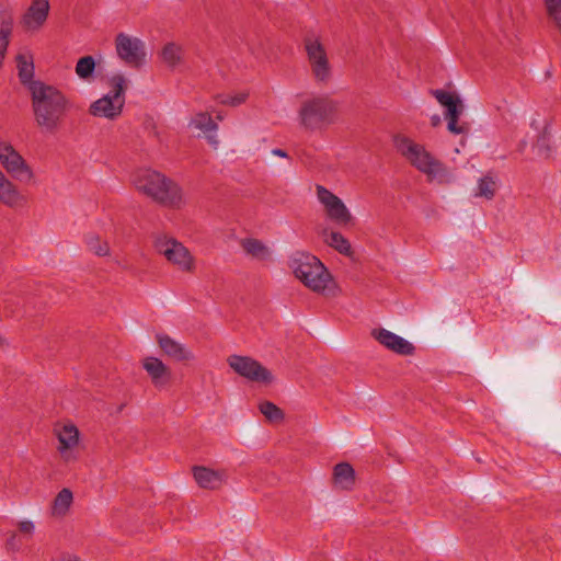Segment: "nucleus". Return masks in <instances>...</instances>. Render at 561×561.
Here are the masks:
<instances>
[{"mask_svg":"<svg viewBox=\"0 0 561 561\" xmlns=\"http://www.w3.org/2000/svg\"><path fill=\"white\" fill-rule=\"evenodd\" d=\"M30 94L36 125L44 131H56L71 108L69 98L58 87L46 82L34 83Z\"/></svg>","mask_w":561,"mask_h":561,"instance_id":"1","label":"nucleus"},{"mask_svg":"<svg viewBox=\"0 0 561 561\" xmlns=\"http://www.w3.org/2000/svg\"><path fill=\"white\" fill-rule=\"evenodd\" d=\"M133 183L139 193L161 206L171 209H182L187 204L182 186L156 170H139L135 174Z\"/></svg>","mask_w":561,"mask_h":561,"instance_id":"2","label":"nucleus"},{"mask_svg":"<svg viewBox=\"0 0 561 561\" xmlns=\"http://www.w3.org/2000/svg\"><path fill=\"white\" fill-rule=\"evenodd\" d=\"M397 151L419 172L426 175L427 181L439 184L451 181L447 168L424 145L419 144L405 135L393 138Z\"/></svg>","mask_w":561,"mask_h":561,"instance_id":"3","label":"nucleus"},{"mask_svg":"<svg viewBox=\"0 0 561 561\" xmlns=\"http://www.w3.org/2000/svg\"><path fill=\"white\" fill-rule=\"evenodd\" d=\"M290 268L295 276L310 290L329 297L337 295V286L324 266L314 255L298 252L290 260Z\"/></svg>","mask_w":561,"mask_h":561,"instance_id":"4","label":"nucleus"},{"mask_svg":"<svg viewBox=\"0 0 561 561\" xmlns=\"http://www.w3.org/2000/svg\"><path fill=\"white\" fill-rule=\"evenodd\" d=\"M339 102L327 96L305 99L298 110V123L307 131L322 130L336 121Z\"/></svg>","mask_w":561,"mask_h":561,"instance_id":"5","label":"nucleus"},{"mask_svg":"<svg viewBox=\"0 0 561 561\" xmlns=\"http://www.w3.org/2000/svg\"><path fill=\"white\" fill-rule=\"evenodd\" d=\"M107 83L111 88L110 92L90 104L89 114L99 118L116 121L123 113L129 81L124 73L117 72L108 78Z\"/></svg>","mask_w":561,"mask_h":561,"instance_id":"6","label":"nucleus"},{"mask_svg":"<svg viewBox=\"0 0 561 561\" xmlns=\"http://www.w3.org/2000/svg\"><path fill=\"white\" fill-rule=\"evenodd\" d=\"M153 247L178 271L186 274L195 272L196 259L181 241L167 234H158Z\"/></svg>","mask_w":561,"mask_h":561,"instance_id":"7","label":"nucleus"},{"mask_svg":"<svg viewBox=\"0 0 561 561\" xmlns=\"http://www.w3.org/2000/svg\"><path fill=\"white\" fill-rule=\"evenodd\" d=\"M304 46L313 79L319 83H328L332 78V66L324 45L319 37L309 36L305 38Z\"/></svg>","mask_w":561,"mask_h":561,"instance_id":"8","label":"nucleus"},{"mask_svg":"<svg viewBox=\"0 0 561 561\" xmlns=\"http://www.w3.org/2000/svg\"><path fill=\"white\" fill-rule=\"evenodd\" d=\"M0 165L12 179L31 182L34 172L20 152L8 141L0 140Z\"/></svg>","mask_w":561,"mask_h":561,"instance_id":"9","label":"nucleus"},{"mask_svg":"<svg viewBox=\"0 0 561 561\" xmlns=\"http://www.w3.org/2000/svg\"><path fill=\"white\" fill-rule=\"evenodd\" d=\"M54 434L58 442L56 449L60 459L66 463L76 462L80 455V432L78 427L71 422L57 424Z\"/></svg>","mask_w":561,"mask_h":561,"instance_id":"10","label":"nucleus"},{"mask_svg":"<svg viewBox=\"0 0 561 561\" xmlns=\"http://www.w3.org/2000/svg\"><path fill=\"white\" fill-rule=\"evenodd\" d=\"M115 50L118 58L130 68H140L146 64V44L138 37L125 33L117 34Z\"/></svg>","mask_w":561,"mask_h":561,"instance_id":"11","label":"nucleus"},{"mask_svg":"<svg viewBox=\"0 0 561 561\" xmlns=\"http://www.w3.org/2000/svg\"><path fill=\"white\" fill-rule=\"evenodd\" d=\"M317 198L323 206L327 216L341 226H347L353 221V216L344 202L323 185L316 186Z\"/></svg>","mask_w":561,"mask_h":561,"instance_id":"12","label":"nucleus"},{"mask_svg":"<svg viewBox=\"0 0 561 561\" xmlns=\"http://www.w3.org/2000/svg\"><path fill=\"white\" fill-rule=\"evenodd\" d=\"M227 362L234 373L248 380L262 383H271L273 381L271 371L251 357L231 355Z\"/></svg>","mask_w":561,"mask_h":561,"instance_id":"13","label":"nucleus"},{"mask_svg":"<svg viewBox=\"0 0 561 561\" xmlns=\"http://www.w3.org/2000/svg\"><path fill=\"white\" fill-rule=\"evenodd\" d=\"M49 11V0H32L21 18L22 27L28 32H38L46 24Z\"/></svg>","mask_w":561,"mask_h":561,"instance_id":"14","label":"nucleus"},{"mask_svg":"<svg viewBox=\"0 0 561 561\" xmlns=\"http://www.w3.org/2000/svg\"><path fill=\"white\" fill-rule=\"evenodd\" d=\"M371 336L385 348L398 355L410 356L415 352V347L411 342L387 329H374Z\"/></svg>","mask_w":561,"mask_h":561,"instance_id":"15","label":"nucleus"},{"mask_svg":"<svg viewBox=\"0 0 561 561\" xmlns=\"http://www.w3.org/2000/svg\"><path fill=\"white\" fill-rule=\"evenodd\" d=\"M141 365L156 389L163 390L170 386L172 371L161 359L147 356L142 359Z\"/></svg>","mask_w":561,"mask_h":561,"instance_id":"16","label":"nucleus"},{"mask_svg":"<svg viewBox=\"0 0 561 561\" xmlns=\"http://www.w3.org/2000/svg\"><path fill=\"white\" fill-rule=\"evenodd\" d=\"M0 204L13 209L26 204V197L2 170H0Z\"/></svg>","mask_w":561,"mask_h":561,"instance_id":"17","label":"nucleus"},{"mask_svg":"<svg viewBox=\"0 0 561 561\" xmlns=\"http://www.w3.org/2000/svg\"><path fill=\"white\" fill-rule=\"evenodd\" d=\"M157 343L165 356L176 362H190L194 359L193 352L185 344L172 339L168 334H158Z\"/></svg>","mask_w":561,"mask_h":561,"instance_id":"18","label":"nucleus"},{"mask_svg":"<svg viewBox=\"0 0 561 561\" xmlns=\"http://www.w3.org/2000/svg\"><path fill=\"white\" fill-rule=\"evenodd\" d=\"M193 476L198 486L208 490L219 489L227 480L225 470H214L203 466L194 467Z\"/></svg>","mask_w":561,"mask_h":561,"instance_id":"19","label":"nucleus"},{"mask_svg":"<svg viewBox=\"0 0 561 561\" xmlns=\"http://www.w3.org/2000/svg\"><path fill=\"white\" fill-rule=\"evenodd\" d=\"M18 76L20 82L27 88L28 91L32 90L34 83H43L42 80H34L35 76V66H34V57L30 50L22 51L15 57Z\"/></svg>","mask_w":561,"mask_h":561,"instance_id":"20","label":"nucleus"},{"mask_svg":"<svg viewBox=\"0 0 561 561\" xmlns=\"http://www.w3.org/2000/svg\"><path fill=\"white\" fill-rule=\"evenodd\" d=\"M159 58L170 70L183 68L185 66L184 47L175 42L165 43L159 53Z\"/></svg>","mask_w":561,"mask_h":561,"instance_id":"21","label":"nucleus"},{"mask_svg":"<svg viewBox=\"0 0 561 561\" xmlns=\"http://www.w3.org/2000/svg\"><path fill=\"white\" fill-rule=\"evenodd\" d=\"M240 245L247 256L252 260L265 262L271 260L272 251L263 241L255 238H244L240 241Z\"/></svg>","mask_w":561,"mask_h":561,"instance_id":"22","label":"nucleus"},{"mask_svg":"<svg viewBox=\"0 0 561 561\" xmlns=\"http://www.w3.org/2000/svg\"><path fill=\"white\" fill-rule=\"evenodd\" d=\"M356 473L348 462H340L333 469V483L340 490L351 491L355 486Z\"/></svg>","mask_w":561,"mask_h":561,"instance_id":"23","label":"nucleus"},{"mask_svg":"<svg viewBox=\"0 0 561 561\" xmlns=\"http://www.w3.org/2000/svg\"><path fill=\"white\" fill-rule=\"evenodd\" d=\"M191 126H193L196 129H199L203 131L208 140V142L213 147H217L219 141L216 135V131L218 129L217 124L213 121L211 116L208 113H197L192 119H191Z\"/></svg>","mask_w":561,"mask_h":561,"instance_id":"24","label":"nucleus"},{"mask_svg":"<svg viewBox=\"0 0 561 561\" xmlns=\"http://www.w3.org/2000/svg\"><path fill=\"white\" fill-rule=\"evenodd\" d=\"M432 94L446 108L445 117L463 113L465 106L457 95L444 90H434Z\"/></svg>","mask_w":561,"mask_h":561,"instance_id":"25","label":"nucleus"},{"mask_svg":"<svg viewBox=\"0 0 561 561\" xmlns=\"http://www.w3.org/2000/svg\"><path fill=\"white\" fill-rule=\"evenodd\" d=\"M323 241L339 253L351 256L353 254L352 245L350 241L337 231H330L329 229H323L320 232Z\"/></svg>","mask_w":561,"mask_h":561,"instance_id":"26","label":"nucleus"},{"mask_svg":"<svg viewBox=\"0 0 561 561\" xmlns=\"http://www.w3.org/2000/svg\"><path fill=\"white\" fill-rule=\"evenodd\" d=\"M73 502V494L68 488L58 492L51 505V514L56 517L65 516Z\"/></svg>","mask_w":561,"mask_h":561,"instance_id":"27","label":"nucleus"},{"mask_svg":"<svg viewBox=\"0 0 561 561\" xmlns=\"http://www.w3.org/2000/svg\"><path fill=\"white\" fill-rule=\"evenodd\" d=\"M497 186V179L495 176L484 175L478 181L474 196L491 201L496 194Z\"/></svg>","mask_w":561,"mask_h":561,"instance_id":"28","label":"nucleus"},{"mask_svg":"<svg viewBox=\"0 0 561 561\" xmlns=\"http://www.w3.org/2000/svg\"><path fill=\"white\" fill-rule=\"evenodd\" d=\"M84 243L88 250L98 256H108L111 254L108 242L94 232L84 236Z\"/></svg>","mask_w":561,"mask_h":561,"instance_id":"29","label":"nucleus"},{"mask_svg":"<svg viewBox=\"0 0 561 561\" xmlns=\"http://www.w3.org/2000/svg\"><path fill=\"white\" fill-rule=\"evenodd\" d=\"M95 60L92 56L81 57L76 64V75L83 81L90 82L95 71Z\"/></svg>","mask_w":561,"mask_h":561,"instance_id":"30","label":"nucleus"},{"mask_svg":"<svg viewBox=\"0 0 561 561\" xmlns=\"http://www.w3.org/2000/svg\"><path fill=\"white\" fill-rule=\"evenodd\" d=\"M259 410L272 423H279L284 420V412L271 401L261 402Z\"/></svg>","mask_w":561,"mask_h":561,"instance_id":"31","label":"nucleus"},{"mask_svg":"<svg viewBox=\"0 0 561 561\" xmlns=\"http://www.w3.org/2000/svg\"><path fill=\"white\" fill-rule=\"evenodd\" d=\"M547 16L561 32V0H542Z\"/></svg>","mask_w":561,"mask_h":561,"instance_id":"32","label":"nucleus"},{"mask_svg":"<svg viewBox=\"0 0 561 561\" xmlns=\"http://www.w3.org/2000/svg\"><path fill=\"white\" fill-rule=\"evenodd\" d=\"M461 114H456L453 116H446L447 121V129L455 135L467 134L469 130V126L467 123L459 122V117Z\"/></svg>","mask_w":561,"mask_h":561,"instance_id":"33","label":"nucleus"},{"mask_svg":"<svg viewBox=\"0 0 561 561\" xmlns=\"http://www.w3.org/2000/svg\"><path fill=\"white\" fill-rule=\"evenodd\" d=\"M248 96H249V93L245 91L238 92L233 95H221V96H219V103H221L224 105H229V106H238V105L244 103L245 100L248 99Z\"/></svg>","mask_w":561,"mask_h":561,"instance_id":"34","label":"nucleus"},{"mask_svg":"<svg viewBox=\"0 0 561 561\" xmlns=\"http://www.w3.org/2000/svg\"><path fill=\"white\" fill-rule=\"evenodd\" d=\"M535 149L538 151V154L542 158H550L552 153V149L549 144V139L546 134L540 136L535 145Z\"/></svg>","mask_w":561,"mask_h":561,"instance_id":"35","label":"nucleus"},{"mask_svg":"<svg viewBox=\"0 0 561 561\" xmlns=\"http://www.w3.org/2000/svg\"><path fill=\"white\" fill-rule=\"evenodd\" d=\"M19 530L26 538H31L35 531V525L31 520H21L18 523Z\"/></svg>","mask_w":561,"mask_h":561,"instance_id":"36","label":"nucleus"},{"mask_svg":"<svg viewBox=\"0 0 561 561\" xmlns=\"http://www.w3.org/2000/svg\"><path fill=\"white\" fill-rule=\"evenodd\" d=\"M9 46V32L0 31V58L4 59Z\"/></svg>","mask_w":561,"mask_h":561,"instance_id":"37","label":"nucleus"},{"mask_svg":"<svg viewBox=\"0 0 561 561\" xmlns=\"http://www.w3.org/2000/svg\"><path fill=\"white\" fill-rule=\"evenodd\" d=\"M272 153L274 156H277V157H280V158H288L287 152L285 150H283V149H273Z\"/></svg>","mask_w":561,"mask_h":561,"instance_id":"38","label":"nucleus"},{"mask_svg":"<svg viewBox=\"0 0 561 561\" xmlns=\"http://www.w3.org/2000/svg\"><path fill=\"white\" fill-rule=\"evenodd\" d=\"M58 561H79L75 556L67 554L62 556Z\"/></svg>","mask_w":561,"mask_h":561,"instance_id":"39","label":"nucleus"},{"mask_svg":"<svg viewBox=\"0 0 561 561\" xmlns=\"http://www.w3.org/2000/svg\"><path fill=\"white\" fill-rule=\"evenodd\" d=\"M15 539H16V535L15 534H12L10 539L8 540V545L12 548H16V543H15Z\"/></svg>","mask_w":561,"mask_h":561,"instance_id":"40","label":"nucleus"},{"mask_svg":"<svg viewBox=\"0 0 561 561\" xmlns=\"http://www.w3.org/2000/svg\"><path fill=\"white\" fill-rule=\"evenodd\" d=\"M432 125L436 127L440 123V117L438 115H434L431 117Z\"/></svg>","mask_w":561,"mask_h":561,"instance_id":"41","label":"nucleus"},{"mask_svg":"<svg viewBox=\"0 0 561 561\" xmlns=\"http://www.w3.org/2000/svg\"><path fill=\"white\" fill-rule=\"evenodd\" d=\"M526 147V142L523 141L520 145H519V151H523Z\"/></svg>","mask_w":561,"mask_h":561,"instance_id":"42","label":"nucleus"},{"mask_svg":"<svg viewBox=\"0 0 561 561\" xmlns=\"http://www.w3.org/2000/svg\"><path fill=\"white\" fill-rule=\"evenodd\" d=\"M3 60H4V59L0 58V69H1V68H2V66H3Z\"/></svg>","mask_w":561,"mask_h":561,"instance_id":"43","label":"nucleus"},{"mask_svg":"<svg viewBox=\"0 0 561 561\" xmlns=\"http://www.w3.org/2000/svg\"><path fill=\"white\" fill-rule=\"evenodd\" d=\"M217 118H218L219 121H221V119L224 118V116H222L221 114H218V115H217Z\"/></svg>","mask_w":561,"mask_h":561,"instance_id":"44","label":"nucleus"}]
</instances>
